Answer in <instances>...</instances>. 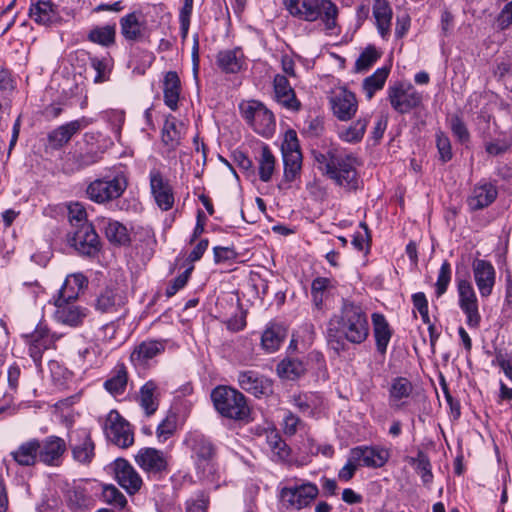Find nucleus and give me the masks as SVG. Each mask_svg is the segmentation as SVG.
I'll return each mask as SVG.
<instances>
[{
  "label": "nucleus",
  "mask_w": 512,
  "mask_h": 512,
  "mask_svg": "<svg viewBox=\"0 0 512 512\" xmlns=\"http://www.w3.org/2000/svg\"><path fill=\"white\" fill-rule=\"evenodd\" d=\"M368 316L363 307L344 299L338 313L328 321L326 338L337 353L346 349V342L362 344L369 336Z\"/></svg>",
  "instance_id": "1"
},
{
  "label": "nucleus",
  "mask_w": 512,
  "mask_h": 512,
  "mask_svg": "<svg viewBox=\"0 0 512 512\" xmlns=\"http://www.w3.org/2000/svg\"><path fill=\"white\" fill-rule=\"evenodd\" d=\"M312 156L318 170L337 185L353 187L356 184L357 159L335 147L313 150Z\"/></svg>",
  "instance_id": "2"
},
{
  "label": "nucleus",
  "mask_w": 512,
  "mask_h": 512,
  "mask_svg": "<svg viewBox=\"0 0 512 512\" xmlns=\"http://www.w3.org/2000/svg\"><path fill=\"white\" fill-rule=\"evenodd\" d=\"M283 5L292 17L305 22L319 20L328 32L338 26L339 9L331 0H283Z\"/></svg>",
  "instance_id": "3"
},
{
  "label": "nucleus",
  "mask_w": 512,
  "mask_h": 512,
  "mask_svg": "<svg viewBox=\"0 0 512 512\" xmlns=\"http://www.w3.org/2000/svg\"><path fill=\"white\" fill-rule=\"evenodd\" d=\"M211 398L215 409L223 416L237 421H250V408L245 396L238 390L226 386L216 387Z\"/></svg>",
  "instance_id": "4"
},
{
  "label": "nucleus",
  "mask_w": 512,
  "mask_h": 512,
  "mask_svg": "<svg viewBox=\"0 0 512 512\" xmlns=\"http://www.w3.org/2000/svg\"><path fill=\"white\" fill-rule=\"evenodd\" d=\"M192 452V458L202 476L209 478L215 471L214 460L216 457V447L203 434L191 433L185 440Z\"/></svg>",
  "instance_id": "5"
},
{
  "label": "nucleus",
  "mask_w": 512,
  "mask_h": 512,
  "mask_svg": "<svg viewBox=\"0 0 512 512\" xmlns=\"http://www.w3.org/2000/svg\"><path fill=\"white\" fill-rule=\"evenodd\" d=\"M127 188L123 173L105 176L91 182L86 189L88 198L95 203H105L119 198Z\"/></svg>",
  "instance_id": "6"
},
{
  "label": "nucleus",
  "mask_w": 512,
  "mask_h": 512,
  "mask_svg": "<svg viewBox=\"0 0 512 512\" xmlns=\"http://www.w3.org/2000/svg\"><path fill=\"white\" fill-rule=\"evenodd\" d=\"M318 495V486L305 480H297L293 485L284 487L280 491L282 503L292 510H301L310 506Z\"/></svg>",
  "instance_id": "7"
},
{
  "label": "nucleus",
  "mask_w": 512,
  "mask_h": 512,
  "mask_svg": "<svg viewBox=\"0 0 512 512\" xmlns=\"http://www.w3.org/2000/svg\"><path fill=\"white\" fill-rule=\"evenodd\" d=\"M387 99L397 113L407 114L421 105L423 97L411 84L398 82L388 87Z\"/></svg>",
  "instance_id": "8"
},
{
  "label": "nucleus",
  "mask_w": 512,
  "mask_h": 512,
  "mask_svg": "<svg viewBox=\"0 0 512 512\" xmlns=\"http://www.w3.org/2000/svg\"><path fill=\"white\" fill-rule=\"evenodd\" d=\"M243 117L262 136H270L275 129L274 114L261 102L251 101L243 108Z\"/></svg>",
  "instance_id": "9"
},
{
  "label": "nucleus",
  "mask_w": 512,
  "mask_h": 512,
  "mask_svg": "<svg viewBox=\"0 0 512 512\" xmlns=\"http://www.w3.org/2000/svg\"><path fill=\"white\" fill-rule=\"evenodd\" d=\"M103 428L107 438L118 447L127 448L134 442L130 424L116 410L108 413Z\"/></svg>",
  "instance_id": "10"
},
{
  "label": "nucleus",
  "mask_w": 512,
  "mask_h": 512,
  "mask_svg": "<svg viewBox=\"0 0 512 512\" xmlns=\"http://www.w3.org/2000/svg\"><path fill=\"white\" fill-rule=\"evenodd\" d=\"M74 249L83 256L94 257L101 248V242L94 227L90 223H82L69 238Z\"/></svg>",
  "instance_id": "11"
},
{
  "label": "nucleus",
  "mask_w": 512,
  "mask_h": 512,
  "mask_svg": "<svg viewBox=\"0 0 512 512\" xmlns=\"http://www.w3.org/2000/svg\"><path fill=\"white\" fill-rule=\"evenodd\" d=\"M72 458L81 465H89L95 457V444L86 429H76L69 434Z\"/></svg>",
  "instance_id": "12"
},
{
  "label": "nucleus",
  "mask_w": 512,
  "mask_h": 512,
  "mask_svg": "<svg viewBox=\"0 0 512 512\" xmlns=\"http://www.w3.org/2000/svg\"><path fill=\"white\" fill-rule=\"evenodd\" d=\"M135 461L148 477L159 479L164 472H167V458L156 448H141L135 456Z\"/></svg>",
  "instance_id": "13"
},
{
  "label": "nucleus",
  "mask_w": 512,
  "mask_h": 512,
  "mask_svg": "<svg viewBox=\"0 0 512 512\" xmlns=\"http://www.w3.org/2000/svg\"><path fill=\"white\" fill-rule=\"evenodd\" d=\"M149 182L151 194L162 211L172 209L175 199L173 189L169 181L157 168H152L149 172Z\"/></svg>",
  "instance_id": "14"
},
{
  "label": "nucleus",
  "mask_w": 512,
  "mask_h": 512,
  "mask_svg": "<svg viewBox=\"0 0 512 512\" xmlns=\"http://www.w3.org/2000/svg\"><path fill=\"white\" fill-rule=\"evenodd\" d=\"M39 461L48 466H59L67 451L66 441L58 436H47L38 440Z\"/></svg>",
  "instance_id": "15"
},
{
  "label": "nucleus",
  "mask_w": 512,
  "mask_h": 512,
  "mask_svg": "<svg viewBox=\"0 0 512 512\" xmlns=\"http://www.w3.org/2000/svg\"><path fill=\"white\" fill-rule=\"evenodd\" d=\"M472 271L480 296H490L496 281V271L492 263L476 258L472 263Z\"/></svg>",
  "instance_id": "16"
},
{
  "label": "nucleus",
  "mask_w": 512,
  "mask_h": 512,
  "mask_svg": "<svg viewBox=\"0 0 512 512\" xmlns=\"http://www.w3.org/2000/svg\"><path fill=\"white\" fill-rule=\"evenodd\" d=\"M88 122L85 118L77 119L60 125L47 135V149L59 150L64 147L74 135L85 128Z\"/></svg>",
  "instance_id": "17"
},
{
  "label": "nucleus",
  "mask_w": 512,
  "mask_h": 512,
  "mask_svg": "<svg viewBox=\"0 0 512 512\" xmlns=\"http://www.w3.org/2000/svg\"><path fill=\"white\" fill-rule=\"evenodd\" d=\"M239 386L255 397L272 394V381L255 371H241L237 376Z\"/></svg>",
  "instance_id": "18"
},
{
  "label": "nucleus",
  "mask_w": 512,
  "mask_h": 512,
  "mask_svg": "<svg viewBox=\"0 0 512 512\" xmlns=\"http://www.w3.org/2000/svg\"><path fill=\"white\" fill-rule=\"evenodd\" d=\"M126 303L124 292L117 287L107 286L97 295L95 309L100 313H117Z\"/></svg>",
  "instance_id": "19"
},
{
  "label": "nucleus",
  "mask_w": 512,
  "mask_h": 512,
  "mask_svg": "<svg viewBox=\"0 0 512 512\" xmlns=\"http://www.w3.org/2000/svg\"><path fill=\"white\" fill-rule=\"evenodd\" d=\"M352 458L362 466L380 468L386 464L390 453L388 449L379 446H358L352 448Z\"/></svg>",
  "instance_id": "20"
},
{
  "label": "nucleus",
  "mask_w": 512,
  "mask_h": 512,
  "mask_svg": "<svg viewBox=\"0 0 512 512\" xmlns=\"http://www.w3.org/2000/svg\"><path fill=\"white\" fill-rule=\"evenodd\" d=\"M115 475L118 484L127 493L133 495L140 490L142 479L127 460L119 458L115 461Z\"/></svg>",
  "instance_id": "21"
},
{
  "label": "nucleus",
  "mask_w": 512,
  "mask_h": 512,
  "mask_svg": "<svg viewBox=\"0 0 512 512\" xmlns=\"http://www.w3.org/2000/svg\"><path fill=\"white\" fill-rule=\"evenodd\" d=\"M73 302H54L56 306L55 318L62 324L77 327L82 325L88 316V309Z\"/></svg>",
  "instance_id": "22"
},
{
  "label": "nucleus",
  "mask_w": 512,
  "mask_h": 512,
  "mask_svg": "<svg viewBox=\"0 0 512 512\" xmlns=\"http://www.w3.org/2000/svg\"><path fill=\"white\" fill-rule=\"evenodd\" d=\"M334 115L341 121L351 119L358 108V102L354 93L341 90L331 98Z\"/></svg>",
  "instance_id": "23"
},
{
  "label": "nucleus",
  "mask_w": 512,
  "mask_h": 512,
  "mask_svg": "<svg viewBox=\"0 0 512 512\" xmlns=\"http://www.w3.org/2000/svg\"><path fill=\"white\" fill-rule=\"evenodd\" d=\"M276 101L288 110L299 111L300 101L296 98L294 89L291 87L285 75L277 74L273 81Z\"/></svg>",
  "instance_id": "24"
},
{
  "label": "nucleus",
  "mask_w": 512,
  "mask_h": 512,
  "mask_svg": "<svg viewBox=\"0 0 512 512\" xmlns=\"http://www.w3.org/2000/svg\"><path fill=\"white\" fill-rule=\"evenodd\" d=\"M497 195V188L493 184L480 183L474 186L467 199V205L471 211L482 210L490 206L496 200Z\"/></svg>",
  "instance_id": "25"
},
{
  "label": "nucleus",
  "mask_w": 512,
  "mask_h": 512,
  "mask_svg": "<svg viewBox=\"0 0 512 512\" xmlns=\"http://www.w3.org/2000/svg\"><path fill=\"white\" fill-rule=\"evenodd\" d=\"M28 14L35 23L43 26L54 24L60 19L57 6L50 0L32 2Z\"/></svg>",
  "instance_id": "26"
},
{
  "label": "nucleus",
  "mask_w": 512,
  "mask_h": 512,
  "mask_svg": "<svg viewBox=\"0 0 512 512\" xmlns=\"http://www.w3.org/2000/svg\"><path fill=\"white\" fill-rule=\"evenodd\" d=\"M88 285V279L82 273L70 274L66 277L58 291L54 302L64 303L75 301L80 292Z\"/></svg>",
  "instance_id": "27"
},
{
  "label": "nucleus",
  "mask_w": 512,
  "mask_h": 512,
  "mask_svg": "<svg viewBox=\"0 0 512 512\" xmlns=\"http://www.w3.org/2000/svg\"><path fill=\"white\" fill-rule=\"evenodd\" d=\"M373 16L380 36L387 40L390 36L393 16V11L389 2L387 0H374Z\"/></svg>",
  "instance_id": "28"
},
{
  "label": "nucleus",
  "mask_w": 512,
  "mask_h": 512,
  "mask_svg": "<svg viewBox=\"0 0 512 512\" xmlns=\"http://www.w3.org/2000/svg\"><path fill=\"white\" fill-rule=\"evenodd\" d=\"M372 324L376 349L381 355H385L392 337V330L385 316L380 313L372 314Z\"/></svg>",
  "instance_id": "29"
},
{
  "label": "nucleus",
  "mask_w": 512,
  "mask_h": 512,
  "mask_svg": "<svg viewBox=\"0 0 512 512\" xmlns=\"http://www.w3.org/2000/svg\"><path fill=\"white\" fill-rule=\"evenodd\" d=\"M216 63L223 72L235 74L244 65V54L241 48L221 50L216 56Z\"/></svg>",
  "instance_id": "30"
},
{
  "label": "nucleus",
  "mask_w": 512,
  "mask_h": 512,
  "mask_svg": "<svg viewBox=\"0 0 512 512\" xmlns=\"http://www.w3.org/2000/svg\"><path fill=\"white\" fill-rule=\"evenodd\" d=\"M10 455L20 466H34L39 461L38 439L33 438L23 442Z\"/></svg>",
  "instance_id": "31"
},
{
  "label": "nucleus",
  "mask_w": 512,
  "mask_h": 512,
  "mask_svg": "<svg viewBox=\"0 0 512 512\" xmlns=\"http://www.w3.org/2000/svg\"><path fill=\"white\" fill-rule=\"evenodd\" d=\"M66 499L72 512H86L94 506L93 498L80 485L69 488L66 492Z\"/></svg>",
  "instance_id": "32"
},
{
  "label": "nucleus",
  "mask_w": 512,
  "mask_h": 512,
  "mask_svg": "<svg viewBox=\"0 0 512 512\" xmlns=\"http://www.w3.org/2000/svg\"><path fill=\"white\" fill-rule=\"evenodd\" d=\"M412 391L413 385L407 378H394L389 389L390 406L396 409H400L404 404L403 400L408 398Z\"/></svg>",
  "instance_id": "33"
},
{
  "label": "nucleus",
  "mask_w": 512,
  "mask_h": 512,
  "mask_svg": "<svg viewBox=\"0 0 512 512\" xmlns=\"http://www.w3.org/2000/svg\"><path fill=\"white\" fill-rule=\"evenodd\" d=\"M100 159V155L97 151L88 150L85 152H73L67 155L65 160V169L68 172H76L82 169H85L95 163H97Z\"/></svg>",
  "instance_id": "34"
},
{
  "label": "nucleus",
  "mask_w": 512,
  "mask_h": 512,
  "mask_svg": "<svg viewBox=\"0 0 512 512\" xmlns=\"http://www.w3.org/2000/svg\"><path fill=\"white\" fill-rule=\"evenodd\" d=\"M181 90V82L175 71L166 73L163 81L164 102L171 109L176 110Z\"/></svg>",
  "instance_id": "35"
},
{
  "label": "nucleus",
  "mask_w": 512,
  "mask_h": 512,
  "mask_svg": "<svg viewBox=\"0 0 512 512\" xmlns=\"http://www.w3.org/2000/svg\"><path fill=\"white\" fill-rule=\"evenodd\" d=\"M286 328L277 323H271L264 330L261 337L262 347L269 353L275 352L286 338Z\"/></svg>",
  "instance_id": "36"
},
{
  "label": "nucleus",
  "mask_w": 512,
  "mask_h": 512,
  "mask_svg": "<svg viewBox=\"0 0 512 512\" xmlns=\"http://www.w3.org/2000/svg\"><path fill=\"white\" fill-rule=\"evenodd\" d=\"M157 385L153 381L146 382L139 391L137 401L144 410L146 416H152L158 409V398L156 395Z\"/></svg>",
  "instance_id": "37"
},
{
  "label": "nucleus",
  "mask_w": 512,
  "mask_h": 512,
  "mask_svg": "<svg viewBox=\"0 0 512 512\" xmlns=\"http://www.w3.org/2000/svg\"><path fill=\"white\" fill-rule=\"evenodd\" d=\"M165 350V342L160 340H147L140 343L132 352V361L145 363Z\"/></svg>",
  "instance_id": "38"
},
{
  "label": "nucleus",
  "mask_w": 512,
  "mask_h": 512,
  "mask_svg": "<svg viewBox=\"0 0 512 512\" xmlns=\"http://www.w3.org/2000/svg\"><path fill=\"white\" fill-rule=\"evenodd\" d=\"M127 382V368L123 363H118L113 369L111 377L104 382V387L112 395H120L125 391Z\"/></svg>",
  "instance_id": "39"
},
{
  "label": "nucleus",
  "mask_w": 512,
  "mask_h": 512,
  "mask_svg": "<svg viewBox=\"0 0 512 512\" xmlns=\"http://www.w3.org/2000/svg\"><path fill=\"white\" fill-rule=\"evenodd\" d=\"M389 72L388 67L378 68L372 75L363 80L362 89L368 100L372 99L374 94L384 87Z\"/></svg>",
  "instance_id": "40"
},
{
  "label": "nucleus",
  "mask_w": 512,
  "mask_h": 512,
  "mask_svg": "<svg viewBox=\"0 0 512 512\" xmlns=\"http://www.w3.org/2000/svg\"><path fill=\"white\" fill-rule=\"evenodd\" d=\"M87 38L92 43L103 47H110L115 43L116 26L115 24L96 26L89 31Z\"/></svg>",
  "instance_id": "41"
},
{
  "label": "nucleus",
  "mask_w": 512,
  "mask_h": 512,
  "mask_svg": "<svg viewBox=\"0 0 512 512\" xmlns=\"http://www.w3.org/2000/svg\"><path fill=\"white\" fill-rule=\"evenodd\" d=\"M121 34L128 41H136L142 36L137 12H131L120 19Z\"/></svg>",
  "instance_id": "42"
},
{
  "label": "nucleus",
  "mask_w": 512,
  "mask_h": 512,
  "mask_svg": "<svg viewBox=\"0 0 512 512\" xmlns=\"http://www.w3.org/2000/svg\"><path fill=\"white\" fill-rule=\"evenodd\" d=\"M305 372V364L298 359H284L277 365V373L283 379L296 380Z\"/></svg>",
  "instance_id": "43"
},
{
  "label": "nucleus",
  "mask_w": 512,
  "mask_h": 512,
  "mask_svg": "<svg viewBox=\"0 0 512 512\" xmlns=\"http://www.w3.org/2000/svg\"><path fill=\"white\" fill-rule=\"evenodd\" d=\"M275 169V157L267 145L261 148L260 157L258 160V170L260 180L269 182L272 178Z\"/></svg>",
  "instance_id": "44"
},
{
  "label": "nucleus",
  "mask_w": 512,
  "mask_h": 512,
  "mask_svg": "<svg viewBox=\"0 0 512 512\" xmlns=\"http://www.w3.org/2000/svg\"><path fill=\"white\" fill-rule=\"evenodd\" d=\"M105 234L109 242L125 246L130 243L127 228L118 221H109L105 227Z\"/></svg>",
  "instance_id": "45"
},
{
  "label": "nucleus",
  "mask_w": 512,
  "mask_h": 512,
  "mask_svg": "<svg viewBox=\"0 0 512 512\" xmlns=\"http://www.w3.org/2000/svg\"><path fill=\"white\" fill-rule=\"evenodd\" d=\"M368 122V118H359L349 127L341 129L339 131V137L348 143H356L361 141L365 134Z\"/></svg>",
  "instance_id": "46"
},
{
  "label": "nucleus",
  "mask_w": 512,
  "mask_h": 512,
  "mask_svg": "<svg viewBox=\"0 0 512 512\" xmlns=\"http://www.w3.org/2000/svg\"><path fill=\"white\" fill-rule=\"evenodd\" d=\"M284 178L286 181H293L299 174L302 163V155L300 151L284 152Z\"/></svg>",
  "instance_id": "47"
},
{
  "label": "nucleus",
  "mask_w": 512,
  "mask_h": 512,
  "mask_svg": "<svg viewBox=\"0 0 512 512\" xmlns=\"http://www.w3.org/2000/svg\"><path fill=\"white\" fill-rule=\"evenodd\" d=\"M90 65L96 71L94 78L95 83H103L109 79V74L112 68V59L109 56L106 57H91Z\"/></svg>",
  "instance_id": "48"
},
{
  "label": "nucleus",
  "mask_w": 512,
  "mask_h": 512,
  "mask_svg": "<svg viewBox=\"0 0 512 512\" xmlns=\"http://www.w3.org/2000/svg\"><path fill=\"white\" fill-rule=\"evenodd\" d=\"M180 132L177 129L175 118L166 119L162 128V141L170 147L175 148L180 144Z\"/></svg>",
  "instance_id": "49"
},
{
  "label": "nucleus",
  "mask_w": 512,
  "mask_h": 512,
  "mask_svg": "<svg viewBox=\"0 0 512 512\" xmlns=\"http://www.w3.org/2000/svg\"><path fill=\"white\" fill-rule=\"evenodd\" d=\"M268 445L272 451L273 457L278 461L286 460L290 455V449L285 441L276 433H271L268 437Z\"/></svg>",
  "instance_id": "50"
},
{
  "label": "nucleus",
  "mask_w": 512,
  "mask_h": 512,
  "mask_svg": "<svg viewBox=\"0 0 512 512\" xmlns=\"http://www.w3.org/2000/svg\"><path fill=\"white\" fill-rule=\"evenodd\" d=\"M177 429V416L174 413L168 414L158 425L156 435L159 442L168 440Z\"/></svg>",
  "instance_id": "51"
},
{
  "label": "nucleus",
  "mask_w": 512,
  "mask_h": 512,
  "mask_svg": "<svg viewBox=\"0 0 512 512\" xmlns=\"http://www.w3.org/2000/svg\"><path fill=\"white\" fill-rule=\"evenodd\" d=\"M451 275V265L447 260H445L441 264L437 281L435 283V293L438 298L446 293L448 286L451 282Z\"/></svg>",
  "instance_id": "52"
},
{
  "label": "nucleus",
  "mask_w": 512,
  "mask_h": 512,
  "mask_svg": "<svg viewBox=\"0 0 512 512\" xmlns=\"http://www.w3.org/2000/svg\"><path fill=\"white\" fill-rule=\"evenodd\" d=\"M412 463L416 465V469L423 482L430 483L433 479V474L428 456L423 451H418L416 458L412 459Z\"/></svg>",
  "instance_id": "53"
},
{
  "label": "nucleus",
  "mask_w": 512,
  "mask_h": 512,
  "mask_svg": "<svg viewBox=\"0 0 512 512\" xmlns=\"http://www.w3.org/2000/svg\"><path fill=\"white\" fill-rule=\"evenodd\" d=\"M379 58V54L374 47H367L355 62V69L358 72L368 70Z\"/></svg>",
  "instance_id": "54"
},
{
  "label": "nucleus",
  "mask_w": 512,
  "mask_h": 512,
  "mask_svg": "<svg viewBox=\"0 0 512 512\" xmlns=\"http://www.w3.org/2000/svg\"><path fill=\"white\" fill-rule=\"evenodd\" d=\"M459 305L478 302L471 282L466 279L457 280Z\"/></svg>",
  "instance_id": "55"
},
{
  "label": "nucleus",
  "mask_w": 512,
  "mask_h": 512,
  "mask_svg": "<svg viewBox=\"0 0 512 512\" xmlns=\"http://www.w3.org/2000/svg\"><path fill=\"white\" fill-rule=\"evenodd\" d=\"M466 315V323L470 328H478L481 323V315L478 309V302L459 305Z\"/></svg>",
  "instance_id": "56"
},
{
  "label": "nucleus",
  "mask_w": 512,
  "mask_h": 512,
  "mask_svg": "<svg viewBox=\"0 0 512 512\" xmlns=\"http://www.w3.org/2000/svg\"><path fill=\"white\" fill-rule=\"evenodd\" d=\"M360 227L362 228V231L355 232L352 239V245L358 251H363L365 249L368 250L371 241L369 228L365 222H361Z\"/></svg>",
  "instance_id": "57"
},
{
  "label": "nucleus",
  "mask_w": 512,
  "mask_h": 512,
  "mask_svg": "<svg viewBox=\"0 0 512 512\" xmlns=\"http://www.w3.org/2000/svg\"><path fill=\"white\" fill-rule=\"evenodd\" d=\"M436 146L440 160L445 163L452 159L451 143L447 135L439 131L436 133Z\"/></svg>",
  "instance_id": "58"
},
{
  "label": "nucleus",
  "mask_w": 512,
  "mask_h": 512,
  "mask_svg": "<svg viewBox=\"0 0 512 512\" xmlns=\"http://www.w3.org/2000/svg\"><path fill=\"white\" fill-rule=\"evenodd\" d=\"M103 497L107 503L119 508H124L127 503V500L122 492H120L113 485H109L104 488Z\"/></svg>",
  "instance_id": "59"
},
{
  "label": "nucleus",
  "mask_w": 512,
  "mask_h": 512,
  "mask_svg": "<svg viewBox=\"0 0 512 512\" xmlns=\"http://www.w3.org/2000/svg\"><path fill=\"white\" fill-rule=\"evenodd\" d=\"M304 426L303 421L291 411L285 412L283 417V431L285 435L293 436Z\"/></svg>",
  "instance_id": "60"
},
{
  "label": "nucleus",
  "mask_w": 512,
  "mask_h": 512,
  "mask_svg": "<svg viewBox=\"0 0 512 512\" xmlns=\"http://www.w3.org/2000/svg\"><path fill=\"white\" fill-rule=\"evenodd\" d=\"M68 217L73 226L77 229L82 223L86 221L87 213L84 206L78 202L72 203L68 206Z\"/></svg>",
  "instance_id": "61"
},
{
  "label": "nucleus",
  "mask_w": 512,
  "mask_h": 512,
  "mask_svg": "<svg viewBox=\"0 0 512 512\" xmlns=\"http://www.w3.org/2000/svg\"><path fill=\"white\" fill-rule=\"evenodd\" d=\"M359 466L361 463L352 458V450H350L347 463L339 470L338 478L345 482L351 480Z\"/></svg>",
  "instance_id": "62"
},
{
  "label": "nucleus",
  "mask_w": 512,
  "mask_h": 512,
  "mask_svg": "<svg viewBox=\"0 0 512 512\" xmlns=\"http://www.w3.org/2000/svg\"><path fill=\"white\" fill-rule=\"evenodd\" d=\"M31 335L35 342H38L41 346H45V350L51 348L54 344V334H51L45 327L36 328Z\"/></svg>",
  "instance_id": "63"
},
{
  "label": "nucleus",
  "mask_w": 512,
  "mask_h": 512,
  "mask_svg": "<svg viewBox=\"0 0 512 512\" xmlns=\"http://www.w3.org/2000/svg\"><path fill=\"white\" fill-rule=\"evenodd\" d=\"M450 126L453 134L461 142H465L469 139V132L466 128V125L459 116L455 115L451 118Z\"/></svg>",
  "instance_id": "64"
}]
</instances>
